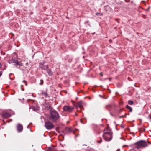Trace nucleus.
I'll list each match as a JSON object with an SVG mask.
<instances>
[{
	"instance_id": "obj_22",
	"label": "nucleus",
	"mask_w": 151,
	"mask_h": 151,
	"mask_svg": "<svg viewBox=\"0 0 151 151\" xmlns=\"http://www.w3.org/2000/svg\"><path fill=\"white\" fill-rule=\"evenodd\" d=\"M107 137H108V139H110V137H109L108 135H107Z\"/></svg>"
},
{
	"instance_id": "obj_5",
	"label": "nucleus",
	"mask_w": 151,
	"mask_h": 151,
	"mask_svg": "<svg viewBox=\"0 0 151 151\" xmlns=\"http://www.w3.org/2000/svg\"><path fill=\"white\" fill-rule=\"evenodd\" d=\"M73 109V108L69 106H65L63 107V110L64 111L68 112H71Z\"/></svg>"
},
{
	"instance_id": "obj_9",
	"label": "nucleus",
	"mask_w": 151,
	"mask_h": 151,
	"mask_svg": "<svg viewBox=\"0 0 151 151\" xmlns=\"http://www.w3.org/2000/svg\"><path fill=\"white\" fill-rule=\"evenodd\" d=\"M16 62H17V60L12 58V59L9 60L8 62L9 63H15Z\"/></svg>"
},
{
	"instance_id": "obj_17",
	"label": "nucleus",
	"mask_w": 151,
	"mask_h": 151,
	"mask_svg": "<svg viewBox=\"0 0 151 151\" xmlns=\"http://www.w3.org/2000/svg\"><path fill=\"white\" fill-rule=\"evenodd\" d=\"M96 15L97 16H101L102 15V13H96Z\"/></svg>"
},
{
	"instance_id": "obj_10",
	"label": "nucleus",
	"mask_w": 151,
	"mask_h": 151,
	"mask_svg": "<svg viewBox=\"0 0 151 151\" xmlns=\"http://www.w3.org/2000/svg\"><path fill=\"white\" fill-rule=\"evenodd\" d=\"M16 64H15V65H19V66H22L23 65V64L20 62L18 61L17 60V62H16V63H15Z\"/></svg>"
},
{
	"instance_id": "obj_21",
	"label": "nucleus",
	"mask_w": 151,
	"mask_h": 151,
	"mask_svg": "<svg viewBox=\"0 0 151 151\" xmlns=\"http://www.w3.org/2000/svg\"><path fill=\"white\" fill-rule=\"evenodd\" d=\"M2 71H0V77L2 74Z\"/></svg>"
},
{
	"instance_id": "obj_14",
	"label": "nucleus",
	"mask_w": 151,
	"mask_h": 151,
	"mask_svg": "<svg viewBox=\"0 0 151 151\" xmlns=\"http://www.w3.org/2000/svg\"><path fill=\"white\" fill-rule=\"evenodd\" d=\"M126 108L129 110V111L131 112L132 111V108H131L128 105H127L126 106Z\"/></svg>"
},
{
	"instance_id": "obj_13",
	"label": "nucleus",
	"mask_w": 151,
	"mask_h": 151,
	"mask_svg": "<svg viewBox=\"0 0 151 151\" xmlns=\"http://www.w3.org/2000/svg\"><path fill=\"white\" fill-rule=\"evenodd\" d=\"M31 108H32L33 110L34 111H36L38 110L37 108H35L34 107H29V109H30Z\"/></svg>"
},
{
	"instance_id": "obj_26",
	"label": "nucleus",
	"mask_w": 151,
	"mask_h": 151,
	"mask_svg": "<svg viewBox=\"0 0 151 151\" xmlns=\"http://www.w3.org/2000/svg\"><path fill=\"white\" fill-rule=\"evenodd\" d=\"M1 67V63H0V68Z\"/></svg>"
},
{
	"instance_id": "obj_15",
	"label": "nucleus",
	"mask_w": 151,
	"mask_h": 151,
	"mask_svg": "<svg viewBox=\"0 0 151 151\" xmlns=\"http://www.w3.org/2000/svg\"><path fill=\"white\" fill-rule=\"evenodd\" d=\"M42 94L43 95V96H44L45 97H49V96H48V94L47 92H43L42 93Z\"/></svg>"
},
{
	"instance_id": "obj_25",
	"label": "nucleus",
	"mask_w": 151,
	"mask_h": 151,
	"mask_svg": "<svg viewBox=\"0 0 151 151\" xmlns=\"http://www.w3.org/2000/svg\"><path fill=\"white\" fill-rule=\"evenodd\" d=\"M23 82H25L26 83H25V84H26V86H27V83L26 82V81H25L24 80V81H23Z\"/></svg>"
},
{
	"instance_id": "obj_19",
	"label": "nucleus",
	"mask_w": 151,
	"mask_h": 151,
	"mask_svg": "<svg viewBox=\"0 0 151 151\" xmlns=\"http://www.w3.org/2000/svg\"><path fill=\"white\" fill-rule=\"evenodd\" d=\"M41 82L40 83V85H42L43 84V81L42 80H40Z\"/></svg>"
},
{
	"instance_id": "obj_3",
	"label": "nucleus",
	"mask_w": 151,
	"mask_h": 151,
	"mask_svg": "<svg viewBox=\"0 0 151 151\" xmlns=\"http://www.w3.org/2000/svg\"><path fill=\"white\" fill-rule=\"evenodd\" d=\"M148 144L147 142L141 140L137 142L136 144V147L138 149L140 148H143L147 146Z\"/></svg>"
},
{
	"instance_id": "obj_23",
	"label": "nucleus",
	"mask_w": 151,
	"mask_h": 151,
	"mask_svg": "<svg viewBox=\"0 0 151 151\" xmlns=\"http://www.w3.org/2000/svg\"><path fill=\"white\" fill-rule=\"evenodd\" d=\"M100 75L101 76H103V73H102V72H101L100 73Z\"/></svg>"
},
{
	"instance_id": "obj_29",
	"label": "nucleus",
	"mask_w": 151,
	"mask_h": 151,
	"mask_svg": "<svg viewBox=\"0 0 151 151\" xmlns=\"http://www.w3.org/2000/svg\"><path fill=\"white\" fill-rule=\"evenodd\" d=\"M23 100H24V98H23Z\"/></svg>"
},
{
	"instance_id": "obj_18",
	"label": "nucleus",
	"mask_w": 151,
	"mask_h": 151,
	"mask_svg": "<svg viewBox=\"0 0 151 151\" xmlns=\"http://www.w3.org/2000/svg\"><path fill=\"white\" fill-rule=\"evenodd\" d=\"M145 130V129L144 128H140L139 129V131L140 132H144Z\"/></svg>"
},
{
	"instance_id": "obj_12",
	"label": "nucleus",
	"mask_w": 151,
	"mask_h": 151,
	"mask_svg": "<svg viewBox=\"0 0 151 151\" xmlns=\"http://www.w3.org/2000/svg\"><path fill=\"white\" fill-rule=\"evenodd\" d=\"M47 72L48 73V74L50 76H51L53 74L52 72L50 70H47Z\"/></svg>"
},
{
	"instance_id": "obj_1",
	"label": "nucleus",
	"mask_w": 151,
	"mask_h": 151,
	"mask_svg": "<svg viewBox=\"0 0 151 151\" xmlns=\"http://www.w3.org/2000/svg\"><path fill=\"white\" fill-rule=\"evenodd\" d=\"M104 140L107 141L111 140L112 138V133L111 130L109 128H107L104 130L103 135Z\"/></svg>"
},
{
	"instance_id": "obj_28",
	"label": "nucleus",
	"mask_w": 151,
	"mask_h": 151,
	"mask_svg": "<svg viewBox=\"0 0 151 151\" xmlns=\"http://www.w3.org/2000/svg\"><path fill=\"white\" fill-rule=\"evenodd\" d=\"M149 117H150V118H151V117L150 116H149Z\"/></svg>"
},
{
	"instance_id": "obj_20",
	"label": "nucleus",
	"mask_w": 151,
	"mask_h": 151,
	"mask_svg": "<svg viewBox=\"0 0 151 151\" xmlns=\"http://www.w3.org/2000/svg\"><path fill=\"white\" fill-rule=\"evenodd\" d=\"M102 142V139H101L100 141H97V142L98 143H101Z\"/></svg>"
},
{
	"instance_id": "obj_8",
	"label": "nucleus",
	"mask_w": 151,
	"mask_h": 151,
	"mask_svg": "<svg viewBox=\"0 0 151 151\" xmlns=\"http://www.w3.org/2000/svg\"><path fill=\"white\" fill-rule=\"evenodd\" d=\"M11 116V115L9 113H5L3 115V117L4 118H7L10 117Z\"/></svg>"
},
{
	"instance_id": "obj_24",
	"label": "nucleus",
	"mask_w": 151,
	"mask_h": 151,
	"mask_svg": "<svg viewBox=\"0 0 151 151\" xmlns=\"http://www.w3.org/2000/svg\"><path fill=\"white\" fill-rule=\"evenodd\" d=\"M48 151H54V150L51 149H50L48 150Z\"/></svg>"
},
{
	"instance_id": "obj_2",
	"label": "nucleus",
	"mask_w": 151,
	"mask_h": 151,
	"mask_svg": "<svg viewBox=\"0 0 151 151\" xmlns=\"http://www.w3.org/2000/svg\"><path fill=\"white\" fill-rule=\"evenodd\" d=\"M50 119L53 122H56L60 118L58 113L55 110L51 109L50 111Z\"/></svg>"
},
{
	"instance_id": "obj_11",
	"label": "nucleus",
	"mask_w": 151,
	"mask_h": 151,
	"mask_svg": "<svg viewBox=\"0 0 151 151\" xmlns=\"http://www.w3.org/2000/svg\"><path fill=\"white\" fill-rule=\"evenodd\" d=\"M82 101H80L77 103V106L79 107L80 108L82 107Z\"/></svg>"
},
{
	"instance_id": "obj_4",
	"label": "nucleus",
	"mask_w": 151,
	"mask_h": 151,
	"mask_svg": "<svg viewBox=\"0 0 151 151\" xmlns=\"http://www.w3.org/2000/svg\"><path fill=\"white\" fill-rule=\"evenodd\" d=\"M39 67L42 69L46 70H47V69L48 68V65L45 61L40 63Z\"/></svg>"
},
{
	"instance_id": "obj_16",
	"label": "nucleus",
	"mask_w": 151,
	"mask_h": 151,
	"mask_svg": "<svg viewBox=\"0 0 151 151\" xmlns=\"http://www.w3.org/2000/svg\"><path fill=\"white\" fill-rule=\"evenodd\" d=\"M128 104H129V105H132L133 104V101H131V100H129V101H128Z\"/></svg>"
},
{
	"instance_id": "obj_6",
	"label": "nucleus",
	"mask_w": 151,
	"mask_h": 151,
	"mask_svg": "<svg viewBox=\"0 0 151 151\" xmlns=\"http://www.w3.org/2000/svg\"><path fill=\"white\" fill-rule=\"evenodd\" d=\"M45 126L46 128L48 129H51L53 128L54 126L50 122H45Z\"/></svg>"
},
{
	"instance_id": "obj_7",
	"label": "nucleus",
	"mask_w": 151,
	"mask_h": 151,
	"mask_svg": "<svg viewBox=\"0 0 151 151\" xmlns=\"http://www.w3.org/2000/svg\"><path fill=\"white\" fill-rule=\"evenodd\" d=\"M17 131L19 132H21L23 130V126L20 124H18L17 126Z\"/></svg>"
},
{
	"instance_id": "obj_27",
	"label": "nucleus",
	"mask_w": 151,
	"mask_h": 151,
	"mask_svg": "<svg viewBox=\"0 0 151 151\" xmlns=\"http://www.w3.org/2000/svg\"><path fill=\"white\" fill-rule=\"evenodd\" d=\"M120 150L119 149H118V150L116 151H120Z\"/></svg>"
}]
</instances>
